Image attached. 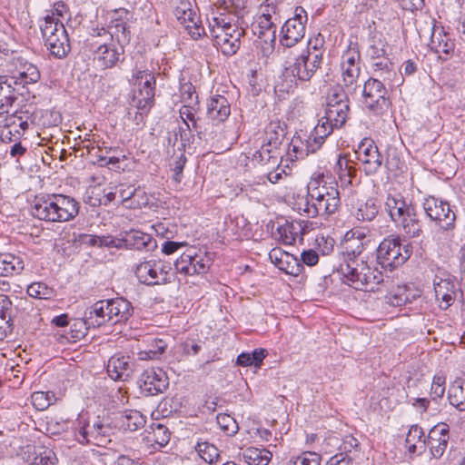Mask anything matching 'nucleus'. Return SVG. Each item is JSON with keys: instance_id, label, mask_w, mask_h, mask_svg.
<instances>
[{"instance_id": "48", "label": "nucleus", "mask_w": 465, "mask_h": 465, "mask_svg": "<svg viewBox=\"0 0 465 465\" xmlns=\"http://www.w3.org/2000/svg\"><path fill=\"white\" fill-rule=\"evenodd\" d=\"M2 79L0 77V115L8 114L15 100L12 94V83H8V80L3 82Z\"/></svg>"}, {"instance_id": "46", "label": "nucleus", "mask_w": 465, "mask_h": 465, "mask_svg": "<svg viewBox=\"0 0 465 465\" xmlns=\"http://www.w3.org/2000/svg\"><path fill=\"white\" fill-rule=\"evenodd\" d=\"M13 304L6 295H0V330L5 333L12 330Z\"/></svg>"}, {"instance_id": "10", "label": "nucleus", "mask_w": 465, "mask_h": 465, "mask_svg": "<svg viewBox=\"0 0 465 465\" xmlns=\"http://www.w3.org/2000/svg\"><path fill=\"white\" fill-rule=\"evenodd\" d=\"M130 15L128 10L121 8L114 10L111 15V21L108 29L100 28L94 30L97 36L110 40L112 43L117 42L118 45L124 47L130 42V31L127 26V20Z\"/></svg>"}, {"instance_id": "57", "label": "nucleus", "mask_w": 465, "mask_h": 465, "mask_svg": "<svg viewBox=\"0 0 465 465\" xmlns=\"http://www.w3.org/2000/svg\"><path fill=\"white\" fill-rule=\"evenodd\" d=\"M283 256L285 258L282 262V266L280 267L279 269L281 271H283L286 274H290L292 276H298L303 269L302 264L293 255L289 254V255H283Z\"/></svg>"}, {"instance_id": "24", "label": "nucleus", "mask_w": 465, "mask_h": 465, "mask_svg": "<svg viewBox=\"0 0 465 465\" xmlns=\"http://www.w3.org/2000/svg\"><path fill=\"white\" fill-rule=\"evenodd\" d=\"M133 368L134 362L130 357L118 353L108 360L106 371L112 380L125 381L131 376Z\"/></svg>"}, {"instance_id": "15", "label": "nucleus", "mask_w": 465, "mask_h": 465, "mask_svg": "<svg viewBox=\"0 0 465 465\" xmlns=\"http://www.w3.org/2000/svg\"><path fill=\"white\" fill-rule=\"evenodd\" d=\"M272 14H276V7L272 5H267L263 13L258 16L255 23L252 25V30L257 37L266 45L271 46L276 41V25L272 20Z\"/></svg>"}, {"instance_id": "26", "label": "nucleus", "mask_w": 465, "mask_h": 465, "mask_svg": "<svg viewBox=\"0 0 465 465\" xmlns=\"http://www.w3.org/2000/svg\"><path fill=\"white\" fill-rule=\"evenodd\" d=\"M363 273L353 283L352 287L354 289L374 292L379 289V285H387L391 282L390 277L384 278L381 272L377 268H371L369 264L367 265V270L363 271Z\"/></svg>"}, {"instance_id": "56", "label": "nucleus", "mask_w": 465, "mask_h": 465, "mask_svg": "<svg viewBox=\"0 0 465 465\" xmlns=\"http://www.w3.org/2000/svg\"><path fill=\"white\" fill-rule=\"evenodd\" d=\"M220 429L227 435L232 436L237 433L239 427L233 417L229 414L221 413L216 417Z\"/></svg>"}, {"instance_id": "6", "label": "nucleus", "mask_w": 465, "mask_h": 465, "mask_svg": "<svg viewBox=\"0 0 465 465\" xmlns=\"http://www.w3.org/2000/svg\"><path fill=\"white\" fill-rule=\"evenodd\" d=\"M411 253V244H402L399 236H389L377 248V261L382 268L391 270L402 265Z\"/></svg>"}, {"instance_id": "16", "label": "nucleus", "mask_w": 465, "mask_h": 465, "mask_svg": "<svg viewBox=\"0 0 465 465\" xmlns=\"http://www.w3.org/2000/svg\"><path fill=\"white\" fill-rule=\"evenodd\" d=\"M450 440V426L445 422H439L433 426L424 440V447H428L430 453L435 459H440L445 452Z\"/></svg>"}, {"instance_id": "64", "label": "nucleus", "mask_w": 465, "mask_h": 465, "mask_svg": "<svg viewBox=\"0 0 465 465\" xmlns=\"http://www.w3.org/2000/svg\"><path fill=\"white\" fill-rule=\"evenodd\" d=\"M352 458L343 452L337 453L326 462L325 465H351Z\"/></svg>"}, {"instance_id": "5", "label": "nucleus", "mask_w": 465, "mask_h": 465, "mask_svg": "<svg viewBox=\"0 0 465 465\" xmlns=\"http://www.w3.org/2000/svg\"><path fill=\"white\" fill-rule=\"evenodd\" d=\"M133 81L137 88L134 93L132 104L142 117L149 113L154 104L155 76L149 70H135Z\"/></svg>"}, {"instance_id": "4", "label": "nucleus", "mask_w": 465, "mask_h": 465, "mask_svg": "<svg viewBox=\"0 0 465 465\" xmlns=\"http://www.w3.org/2000/svg\"><path fill=\"white\" fill-rule=\"evenodd\" d=\"M40 28L45 45L51 54L59 59L65 57L71 45L64 24L54 15H46Z\"/></svg>"}, {"instance_id": "62", "label": "nucleus", "mask_w": 465, "mask_h": 465, "mask_svg": "<svg viewBox=\"0 0 465 465\" xmlns=\"http://www.w3.org/2000/svg\"><path fill=\"white\" fill-rule=\"evenodd\" d=\"M154 344L152 345V348L147 351H143L140 353V359H155L158 358L166 349L167 345L163 340H154Z\"/></svg>"}, {"instance_id": "53", "label": "nucleus", "mask_w": 465, "mask_h": 465, "mask_svg": "<svg viewBox=\"0 0 465 465\" xmlns=\"http://www.w3.org/2000/svg\"><path fill=\"white\" fill-rule=\"evenodd\" d=\"M54 400V393L52 391H35L31 395V402L38 411L46 410Z\"/></svg>"}, {"instance_id": "17", "label": "nucleus", "mask_w": 465, "mask_h": 465, "mask_svg": "<svg viewBox=\"0 0 465 465\" xmlns=\"http://www.w3.org/2000/svg\"><path fill=\"white\" fill-rule=\"evenodd\" d=\"M140 388L146 395H157L163 393L169 385L166 373L159 368L145 370L140 378Z\"/></svg>"}, {"instance_id": "61", "label": "nucleus", "mask_w": 465, "mask_h": 465, "mask_svg": "<svg viewBox=\"0 0 465 465\" xmlns=\"http://www.w3.org/2000/svg\"><path fill=\"white\" fill-rule=\"evenodd\" d=\"M191 262H192V253L187 252H183L174 262V268L177 272L183 274L185 276H191Z\"/></svg>"}, {"instance_id": "49", "label": "nucleus", "mask_w": 465, "mask_h": 465, "mask_svg": "<svg viewBox=\"0 0 465 465\" xmlns=\"http://www.w3.org/2000/svg\"><path fill=\"white\" fill-rule=\"evenodd\" d=\"M29 465H55L57 462L55 453L52 450L45 447L35 450L33 458L31 459V456H29Z\"/></svg>"}, {"instance_id": "12", "label": "nucleus", "mask_w": 465, "mask_h": 465, "mask_svg": "<svg viewBox=\"0 0 465 465\" xmlns=\"http://www.w3.org/2000/svg\"><path fill=\"white\" fill-rule=\"evenodd\" d=\"M173 14L193 39L197 40L206 35L204 28L199 24L200 17L189 0H181L175 6Z\"/></svg>"}, {"instance_id": "8", "label": "nucleus", "mask_w": 465, "mask_h": 465, "mask_svg": "<svg viewBox=\"0 0 465 465\" xmlns=\"http://www.w3.org/2000/svg\"><path fill=\"white\" fill-rule=\"evenodd\" d=\"M363 106L375 114H383L388 111L391 102L384 84L375 78L368 79L362 89Z\"/></svg>"}, {"instance_id": "14", "label": "nucleus", "mask_w": 465, "mask_h": 465, "mask_svg": "<svg viewBox=\"0 0 465 465\" xmlns=\"http://www.w3.org/2000/svg\"><path fill=\"white\" fill-rule=\"evenodd\" d=\"M360 53L356 49L347 50L341 56V72L343 86L347 92H353L361 74Z\"/></svg>"}, {"instance_id": "27", "label": "nucleus", "mask_w": 465, "mask_h": 465, "mask_svg": "<svg viewBox=\"0 0 465 465\" xmlns=\"http://www.w3.org/2000/svg\"><path fill=\"white\" fill-rule=\"evenodd\" d=\"M106 310L109 322L115 324L127 321L133 313V307L129 301L124 298L106 300Z\"/></svg>"}, {"instance_id": "47", "label": "nucleus", "mask_w": 465, "mask_h": 465, "mask_svg": "<svg viewBox=\"0 0 465 465\" xmlns=\"http://www.w3.org/2000/svg\"><path fill=\"white\" fill-rule=\"evenodd\" d=\"M379 213V206L373 198L368 199L366 202L359 204L356 210L355 217L359 221L371 222Z\"/></svg>"}, {"instance_id": "13", "label": "nucleus", "mask_w": 465, "mask_h": 465, "mask_svg": "<svg viewBox=\"0 0 465 465\" xmlns=\"http://www.w3.org/2000/svg\"><path fill=\"white\" fill-rule=\"evenodd\" d=\"M317 56V54H310L309 51H300L290 64L292 74L300 81H310L322 64V60Z\"/></svg>"}, {"instance_id": "36", "label": "nucleus", "mask_w": 465, "mask_h": 465, "mask_svg": "<svg viewBox=\"0 0 465 465\" xmlns=\"http://www.w3.org/2000/svg\"><path fill=\"white\" fill-rule=\"evenodd\" d=\"M124 248L151 251L156 247V242L150 234L140 231H131L123 238Z\"/></svg>"}, {"instance_id": "39", "label": "nucleus", "mask_w": 465, "mask_h": 465, "mask_svg": "<svg viewBox=\"0 0 465 465\" xmlns=\"http://www.w3.org/2000/svg\"><path fill=\"white\" fill-rule=\"evenodd\" d=\"M25 268V262L20 256L5 252L0 253V276L19 274Z\"/></svg>"}, {"instance_id": "40", "label": "nucleus", "mask_w": 465, "mask_h": 465, "mask_svg": "<svg viewBox=\"0 0 465 465\" xmlns=\"http://www.w3.org/2000/svg\"><path fill=\"white\" fill-rule=\"evenodd\" d=\"M267 146L277 148L286 134V124L279 120L271 121L265 127Z\"/></svg>"}, {"instance_id": "9", "label": "nucleus", "mask_w": 465, "mask_h": 465, "mask_svg": "<svg viewBox=\"0 0 465 465\" xmlns=\"http://www.w3.org/2000/svg\"><path fill=\"white\" fill-rule=\"evenodd\" d=\"M114 430L113 419L98 416L80 428L78 441L101 446L110 441L109 437L114 433Z\"/></svg>"}, {"instance_id": "43", "label": "nucleus", "mask_w": 465, "mask_h": 465, "mask_svg": "<svg viewBox=\"0 0 465 465\" xmlns=\"http://www.w3.org/2000/svg\"><path fill=\"white\" fill-rule=\"evenodd\" d=\"M207 21L209 34L213 39V45L224 36V34H226L229 29V25H233L231 22L226 21V17L222 14L216 16L213 15L211 18H208Z\"/></svg>"}, {"instance_id": "21", "label": "nucleus", "mask_w": 465, "mask_h": 465, "mask_svg": "<svg viewBox=\"0 0 465 465\" xmlns=\"http://www.w3.org/2000/svg\"><path fill=\"white\" fill-rule=\"evenodd\" d=\"M387 290L384 296L385 302L390 306L401 307L406 303L411 302L420 297V292L411 289L406 284H392V280L387 285H381Z\"/></svg>"}, {"instance_id": "58", "label": "nucleus", "mask_w": 465, "mask_h": 465, "mask_svg": "<svg viewBox=\"0 0 465 465\" xmlns=\"http://www.w3.org/2000/svg\"><path fill=\"white\" fill-rule=\"evenodd\" d=\"M218 4L225 11L233 13L238 16L243 15L246 8V0H218Z\"/></svg>"}, {"instance_id": "29", "label": "nucleus", "mask_w": 465, "mask_h": 465, "mask_svg": "<svg viewBox=\"0 0 465 465\" xmlns=\"http://www.w3.org/2000/svg\"><path fill=\"white\" fill-rule=\"evenodd\" d=\"M334 169L342 190H351L359 183L356 177L357 170L353 163L350 162L347 158L340 155Z\"/></svg>"}, {"instance_id": "63", "label": "nucleus", "mask_w": 465, "mask_h": 465, "mask_svg": "<svg viewBox=\"0 0 465 465\" xmlns=\"http://www.w3.org/2000/svg\"><path fill=\"white\" fill-rule=\"evenodd\" d=\"M153 436L154 441L161 446H165L170 440V432L168 429L162 424H157L155 428L153 429Z\"/></svg>"}, {"instance_id": "31", "label": "nucleus", "mask_w": 465, "mask_h": 465, "mask_svg": "<svg viewBox=\"0 0 465 465\" xmlns=\"http://www.w3.org/2000/svg\"><path fill=\"white\" fill-rule=\"evenodd\" d=\"M113 422L114 429L119 428L123 430L135 431L143 428L146 420L140 411L131 410L115 414Z\"/></svg>"}, {"instance_id": "30", "label": "nucleus", "mask_w": 465, "mask_h": 465, "mask_svg": "<svg viewBox=\"0 0 465 465\" xmlns=\"http://www.w3.org/2000/svg\"><path fill=\"white\" fill-rule=\"evenodd\" d=\"M282 35L280 42L282 46L292 48L304 37L305 25L302 21L288 19L282 27Z\"/></svg>"}, {"instance_id": "33", "label": "nucleus", "mask_w": 465, "mask_h": 465, "mask_svg": "<svg viewBox=\"0 0 465 465\" xmlns=\"http://www.w3.org/2000/svg\"><path fill=\"white\" fill-rule=\"evenodd\" d=\"M231 114L230 104L226 97L215 95L207 104V117L209 120L220 124L223 123Z\"/></svg>"}, {"instance_id": "20", "label": "nucleus", "mask_w": 465, "mask_h": 465, "mask_svg": "<svg viewBox=\"0 0 465 465\" xmlns=\"http://www.w3.org/2000/svg\"><path fill=\"white\" fill-rule=\"evenodd\" d=\"M30 115L27 111H15L7 115L0 133L2 140H12V136L18 138L29 128Z\"/></svg>"}, {"instance_id": "34", "label": "nucleus", "mask_w": 465, "mask_h": 465, "mask_svg": "<svg viewBox=\"0 0 465 465\" xmlns=\"http://www.w3.org/2000/svg\"><path fill=\"white\" fill-rule=\"evenodd\" d=\"M434 292L438 301H440V307L448 309L455 300V283L451 279L435 277L433 281Z\"/></svg>"}, {"instance_id": "59", "label": "nucleus", "mask_w": 465, "mask_h": 465, "mask_svg": "<svg viewBox=\"0 0 465 465\" xmlns=\"http://www.w3.org/2000/svg\"><path fill=\"white\" fill-rule=\"evenodd\" d=\"M323 45H324V37L321 34H318L313 38H311L308 41L307 46L305 48L302 49L301 51H309L310 54H318L317 58L320 57V60H322L323 54H324Z\"/></svg>"}, {"instance_id": "2", "label": "nucleus", "mask_w": 465, "mask_h": 465, "mask_svg": "<svg viewBox=\"0 0 465 465\" xmlns=\"http://www.w3.org/2000/svg\"><path fill=\"white\" fill-rule=\"evenodd\" d=\"M340 203V193L336 183L319 184L315 187L309 186L302 212L309 218L317 216L327 218L338 210Z\"/></svg>"}, {"instance_id": "50", "label": "nucleus", "mask_w": 465, "mask_h": 465, "mask_svg": "<svg viewBox=\"0 0 465 465\" xmlns=\"http://www.w3.org/2000/svg\"><path fill=\"white\" fill-rule=\"evenodd\" d=\"M267 351L264 349H256L252 353L242 352L237 358V364L241 366H254L259 368L263 359L266 357Z\"/></svg>"}, {"instance_id": "42", "label": "nucleus", "mask_w": 465, "mask_h": 465, "mask_svg": "<svg viewBox=\"0 0 465 465\" xmlns=\"http://www.w3.org/2000/svg\"><path fill=\"white\" fill-rule=\"evenodd\" d=\"M450 403L460 411H465V380L456 379L449 388Z\"/></svg>"}, {"instance_id": "28", "label": "nucleus", "mask_w": 465, "mask_h": 465, "mask_svg": "<svg viewBox=\"0 0 465 465\" xmlns=\"http://www.w3.org/2000/svg\"><path fill=\"white\" fill-rule=\"evenodd\" d=\"M244 35V30L236 25H229L224 36L218 40L213 45L225 55L234 54L241 46V38Z\"/></svg>"}, {"instance_id": "3", "label": "nucleus", "mask_w": 465, "mask_h": 465, "mask_svg": "<svg viewBox=\"0 0 465 465\" xmlns=\"http://www.w3.org/2000/svg\"><path fill=\"white\" fill-rule=\"evenodd\" d=\"M350 112L349 99L341 86L330 89L327 96L325 114L318 124L332 133L335 128H341L347 122Z\"/></svg>"}, {"instance_id": "60", "label": "nucleus", "mask_w": 465, "mask_h": 465, "mask_svg": "<svg viewBox=\"0 0 465 465\" xmlns=\"http://www.w3.org/2000/svg\"><path fill=\"white\" fill-rule=\"evenodd\" d=\"M391 63L389 58L382 57L381 59L373 60L372 66L374 68V72L376 74L380 73L379 76L382 77L383 80L390 79L391 74H392L391 70Z\"/></svg>"}, {"instance_id": "22", "label": "nucleus", "mask_w": 465, "mask_h": 465, "mask_svg": "<svg viewBox=\"0 0 465 465\" xmlns=\"http://www.w3.org/2000/svg\"><path fill=\"white\" fill-rule=\"evenodd\" d=\"M331 134L330 129H326V126L322 127L317 124L307 138L302 139L300 135L294 136L296 144L300 148V158H304L310 153H316Z\"/></svg>"}, {"instance_id": "32", "label": "nucleus", "mask_w": 465, "mask_h": 465, "mask_svg": "<svg viewBox=\"0 0 465 465\" xmlns=\"http://www.w3.org/2000/svg\"><path fill=\"white\" fill-rule=\"evenodd\" d=\"M106 300L96 302L93 306L84 312V319L79 322L80 324L85 325L86 328H96L109 322L108 314L105 312Z\"/></svg>"}, {"instance_id": "35", "label": "nucleus", "mask_w": 465, "mask_h": 465, "mask_svg": "<svg viewBox=\"0 0 465 465\" xmlns=\"http://www.w3.org/2000/svg\"><path fill=\"white\" fill-rule=\"evenodd\" d=\"M414 207L411 203H407L401 193H389L386 198L385 209L394 223L401 219L407 211H411Z\"/></svg>"}, {"instance_id": "19", "label": "nucleus", "mask_w": 465, "mask_h": 465, "mask_svg": "<svg viewBox=\"0 0 465 465\" xmlns=\"http://www.w3.org/2000/svg\"><path fill=\"white\" fill-rule=\"evenodd\" d=\"M359 161L363 164L364 172L368 175L378 172L382 164V157L377 145L372 140L365 139L361 143L356 152Z\"/></svg>"}, {"instance_id": "41", "label": "nucleus", "mask_w": 465, "mask_h": 465, "mask_svg": "<svg viewBox=\"0 0 465 465\" xmlns=\"http://www.w3.org/2000/svg\"><path fill=\"white\" fill-rule=\"evenodd\" d=\"M40 78L37 67L32 64H25L21 70L16 71L8 80L12 84L25 86L28 84L36 83Z\"/></svg>"}, {"instance_id": "7", "label": "nucleus", "mask_w": 465, "mask_h": 465, "mask_svg": "<svg viewBox=\"0 0 465 465\" xmlns=\"http://www.w3.org/2000/svg\"><path fill=\"white\" fill-rule=\"evenodd\" d=\"M423 209L427 217L434 222L439 227L437 235L446 234L450 236L455 228L456 215L450 209L448 202L434 196H429L424 199Z\"/></svg>"}, {"instance_id": "11", "label": "nucleus", "mask_w": 465, "mask_h": 465, "mask_svg": "<svg viewBox=\"0 0 465 465\" xmlns=\"http://www.w3.org/2000/svg\"><path fill=\"white\" fill-rule=\"evenodd\" d=\"M99 36L92 35L88 39L90 50L93 52L94 62L101 69L113 68L120 61L124 54V47L117 46L115 43H101Z\"/></svg>"}, {"instance_id": "1", "label": "nucleus", "mask_w": 465, "mask_h": 465, "mask_svg": "<svg viewBox=\"0 0 465 465\" xmlns=\"http://www.w3.org/2000/svg\"><path fill=\"white\" fill-rule=\"evenodd\" d=\"M79 203L64 194H52L36 199L32 214L46 222L64 223L74 219L79 213Z\"/></svg>"}, {"instance_id": "52", "label": "nucleus", "mask_w": 465, "mask_h": 465, "mask_svg": "<svg viewBox=\"0 0 465 465\" xmlns=\"http://www.w3.org/2000/svg\"><path fill=\"white\" fill-rule=\"evenodd\" d=\"M27 294L35 299H51L54 295L53 288L45 282H33L27 287Z\"/></svg>"}, {"instance_id": "25", "label": "nucleus", "mask_w": 465, "mask_h": 465, "mask_svg": "<svg viewBox=\"0 0 465 465\" xmlns=\"http://www.w3.org/2000/svg\"><path fill=\"white\" fill-rule=\"evenodd\" d=\"M368 262L361 256V252L355 254L353 252L349 253L343 263L340 265V270L343 276L350 282L352 286L356 280L364 274L363 271L367 270Z\"/></svg>"}, {"instance_id": "55", "label": "nucleus", "mask_w": 465, "mask_h": 465, "mask_svg": "<svg viewBox=\"0 0 465 465\" xmlns=\"http://www.w3.org/2000/svg\"><path fill=\"white\" fill-rule=\"evenodd\" d=\"M195 450L206 462L213 463L218 461L220 454L214 445L208 442H198Z\"/></svg>"}, {"instance_id": "54", "label": "nucleus", "mask_w": 465, "mask_h": 465, "mask_svg": "<svg viewBox=\"0 0 465 465\" xmlns=\"http://www.w3.org/2000/svg\"><path fill=\"white\" fill-rule=\"evenodd\" d=\"M424 440H426V437L422 428L418 425H412L406 437L409 451L415 452L417 449L416 443L418 442L422 443V447H424Z\"/></svg>"}, {"instance_id": "38", "label": "nucleus", "mask_w": 465, "mask_h": 465, "mask_svg": "<svg viewBox=\"0 0 465 465\" xmlns=\"http://www.w3.org/2000/svg\"><path fill=\"white\" fill-rule=\"evenodd\" d=\"M135 275L140 282L147 285L161 284L155 260L141 262L135 269Z\"/></svg>"}, {"instance_id": "23", "label": "nucleus", "mask_w": 465, "mask_h": 465, "mask_svg": "<svg viewBox=\"0 0 465 465\" xmlns=\"http://www.w3.org/2000/svg\"><path fill=\"white\" fill-rule=\"evenodd\" d=\"M429 46L442 61L450 59L455 50L454 41L441 27L433 28Z\"/></svg>"}, {"instance_id": "51", "label": "nucleus", "mask_w": 465, "mask_h": 465, "mask_svg": "<svg viewBox=\"0 0 465 465\" xmlns=\"http://www.w3.org/2000/svg\"><path fill=\"white\" fill-rule=\"evenodd\" d=\"M322 456L314 451H303L297 456H292L286 465H321Z\"/></svg>"}, {"instance_id": "45", "label": "nucleus", "mask_w": 465, "mask_h": 465, "mask_svg": "<svg viewBox=\"0 0 465 465\" xmlns=\"http://www.w3.org/2000/svg\"><path fill=\"white\" fill-rule=\"evenodd\" d=\"M192 253L191 276L195 274H203L207 272L211 266V258L202 252H196L194 248L189 249Z\"/></svg>"}, {"instance_id": "37", "label": "nucleus", "mask_w": 465, "mask_h": 465, "mask_svg": "<svg viewBox=\"0 0 465 465\" xmlns=\"http://www.w3.org/2000/svg\"><path fill=\"white\" fill-rule=\"evenodd\" d=\"M395 223L409 237H419L422 233V223L418 217L415 207L407 211L406 214Z\"/></svg>"}, {"instance_id": "18", "label": "nucleus", "mask_w": 465, "mask_h": 465, "mask_svg": "<svg viewBox=\"0 0 465 465\" xmlns=\"http://www.w3.org/2000/svg\"><path fill=\"white\" fill-rule=\"evenodd\" d=\"M196 110L190 105H183L180 109V116L188 131L193 130L199 139L206 142L213 141L216 137L215 131L213 130L214 124L199 123V119L195 118Z\"/></svg>"}, {"instance_id": "44", "label": "nucleus", "mask_w": 465, "mask_h": 465, "mask_svg": "<svg viewBox=\"0 0 465 465\" xmlns=\"http://www.w3.org/2000/svg\"><path fill=\"white\" fill-rule=\"evenodd\" d=\"M272 457L269 450L254 447H249L242 452L243 460L248 465H268Z\"/></svg>"}]
</instances>
